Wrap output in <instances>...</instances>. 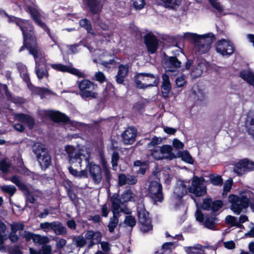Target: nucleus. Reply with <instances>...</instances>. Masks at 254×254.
<instances>
[{
    "label": "nucleus",
    "instance_id": "f257e3e1",
    "mask_svg": "<svg viewBox=\"0 0 254 254\" xmlns=\"http://www.w3.org/2000/svg\"><path fill=\"white\" fill-rule=\"evenodd\" d=\"M69 163L71 165L68 168L70 173L73 176L86 178L88 176V171L91 178L96 184L102 180V170L100 166L93 162H90L91 153L85 146L74 147L67 145L64 147Z\"/></svg>",
    "mask_w": 254,
    "mask_h": 254
},
{
    "label": "nucleus",
    "instance_id": "f03ea898",
    "mask_svg": "<svg viewBox=\"0 0 254 254\" xmlns=\"http://www.w3.org/2000/svg\"><path fill=\"white\" fill-rule=\"evenodd\" d=\"M9 22H15L20 27L24 37V45L19 50L20 52L23 50L25 47L29 50V53L33 56L36 62V73L39 79L47 76L48 73L46 71L40 68L41 64H45L46 60L44 54L37 46L36 39L34 36L33 27L28 21L17 19L14 17H8Z\"/></svg>",
    "mask_w": 254,
    "mask_h": 254
},
{
    "label": "nucleus",
    "instance_id": "7ed1b4c3",
    "mask_svg": "<svg viewBox=\"0 0 254 254\" xmlns=\"http://www.w3.org/2000/svg\"><path fill=\"white\" fill-rule=\"evenodd\" d=\"M184 37L193 43L196 50L200 54L207 53L210 49L211 45L215 40L214 35L211 33L198 35L187 32L184 33Z\"/></svg>",
    "mask_w": 254,
    "mask_h": 254
},
{
    "label": "nucleus",
    "instance_id": "20e7f679",
    "mask_svg": "<svg viewBox=\"0 0 254 254\" xmlns=\"http://www.w3.org/2000/svg\"><path fill=\"white\" fill-rule=\"evenodd\" d=\"M8 239H0V252L7 254H23V250H27L28 243L31 239H25L17 243L19 239H9L11 241L8 245L6 244Z\"/></svg>",
    "mask_w": 254,
    "mask_h": 254
},
{
    "label": "nucleus",
    "instance_id": "39448f33",
    "mask_svg": "<svg viewBox=\"0 0 254 254\" xmlns=\"http://www.w3.org/2000/svg\"><path fill=\"white\" fill-rule=\"evenodd\" d=\"M135 82L137 88L144 89L157 86L159 83V78L157 74L140 73L135 76Z\"/></svg>",
    "mask_w": 254,
    "mask_h": 254
},
{
    "label": "nucleus",
    "instance_id": "423d86ee",
    "mask_svg": "<svg viewBox=\"0 0 254 254\" xmlns=\"http://www.w3.org/2000/svg\"><path fill=\"white\" fill-rule=\"evenodd\" d=\"M250 192H246L240 195H230L229 201L231 203V209L236 214H239L244 208L249 205Z\"/></svg>",
    "mask_w": 254,
    "mask_h": 254
},
{
    "label": "nucleus",
    "instance_id": "0eeeda50",
    "mask_svg": "<svg viewBox=\"0 0 254 254\" xmlns=\"http://www.w3.org/2000/svg\"><path fill=\"white\" fill-rule=\"evenodd\" d=\"M79 95L84 99H94L98 97L97 85L91 81L84 79L78 82Z\"/></svg>",
    "mask_w": 254,
    "mask_h": 254
},
{
    "label": "nucleus",
    "instance_id": "6e6552de",
    "mask_svg": "<svg viewBox=\"0 0 254 254\" xmlns=\"http://www.w3.org/2000/svg\"><path fill=\"white\" fill-rule=\"evenodd\" d=\"M32 149L41 168L43 169H47L51 163V156L47 149L39 142L35 143Z\"/></svg>",
    "mask_w": 254,
    "mask_h": 254
},
{
    "label": "nucleus",
    "instance_id": "1a4fd4ad",
    "mask_svg": "<svg viewBox=\"0 0 254 254\" xmlns=\"http://www.w3.org/2000/svg\"><path fill=\"white\" fill-rule=\"evenodd\" d=\"M188 190L190 192L196 196H201L205 195L206 192V188L204 179L202 177H193L191 185L189 188Z\"/></svg>",
    "mask_w": 254,
    "mask_h": 254
},
{
    "label": "nucleus",
    "instance_id": "9d476101",
    "mask_svg": "<svg viewBox=\"0 0 254 254\" xmlns=\"http://www.w3.org/2000/svg\"><path fill=\"white\" fill-rule=\"evenodd\" d=\"M24 225L22 223H13L11 225V232L10 238H19L22 237L23 238H42L40 236H37L32 233L23 230ZM43 238H47L43 237Z\"/></svg>",
    "mask_w": 254,
    "mask_h": 254
},
{
    "label": "nucleus",
    "instance_id": "9b49d317",
    "mask_svg": "<svg viewBox=\"0 0 254 254\" xmlns=\"http://www.w3.org/2000/svg\"><path fill=\"white\" fill-rule=\"evenodd\" d=\"M138 217L141 225L140 230L143 233H147L152 230V225L149 217V214L143 207L138 208Z\"/></svg>",
    "mask_w": 254,
    "mask_h": 254
},
{
    "label": "nucleus",
    "instance_id": "f8f14e48",
    "mask_svg": "<svg viewBox=\"0 0 254 254\" xmlns=\"http://www.w3.org/2000/svg\"><path fill=\"white\" fill-rule=\"evenodd\" d=\"M216 50L222 56H229L234 53V47L230 41L221 39L217 42Z\"/></svg>",
    "mask_w": 254,
    "mask_h": 254
},
{
    "label": "nucleus",
    "instance_id": "ddd939ff",
    "mask_svg": "<svg viewBox=\"0 0 254 254\" xmlns=\"http://www.w3.org/2000/svg\"><path fill=\"white\" fill-rule=\"evenodd\" d=\"M189 185V182L178 180L173 189V198L179 200L181 199L187 193Z\"/></svg>",
    "mask_w": 254,
    "mask_h": 254
},
{
    "label": "nucleus",
    "instance_id": "4468645a",
    "mask_svg": "<svg viewBox=\"0 0 254 254\" xmlns=\"http://www.w3.org/2000/svg\"><path fill=\"white\" fill-rule=\"evenodd\" d=\"M149 192L150 196L154 201L161 202L163 197L162 193V185L156 181L152 182L149 187Z\"/></svg>",
    "mask_w": 254,
    "mask_h": 254
},
{
    "label": "nucleus",
    "instance_id": "2eb2a0df",
    "mask_svg": "<svg viewBox=\"0 0 254 254\" xmlns=\"http://www.w3.org/2000/svg\"><path fill=\"white\" fill-rule=\"evenodd\" d=\"M218 248L217 244L209 245L207 242H205L204 246L197 244L193 247H185V252L187 254H206L204 249H209L213 251H216Z\"/></svg>",
    "mask_w": 254,
    "mask_h": 254
},
{
    "label": "nucleus",
    "instance_id": "dca6fc26",
    "mask_svg": "<svg viewBox=\"0 0 254 254\" xmlns=\"http://www.w3.org/2000/svg\"><path fill=\"white\" fill-rule=\"evenodd\" d=\"M50 65L55 70L62 72H69L79 77H84V73L78 69L73 67L71 64H70L68 65H65L61 64H50Z\"/></svg>",
    "mask_w": 254,
    "mask_h": 254
},
{
    "label": "nucleus",
    "instance_id": "f3484780",
    "mask_svg": "<svg viewBox=\"0 0 254 254\" xmlns=\"http://www.w3.org/2000/svg\"><path fill=\"white\" fill-rule=\"evenodd\" d=\"M254 170V163L246 159L239 162L235 166L234 172L239 176Z\"/></svg>",
    "mask_w": 254,
    "mask_h": 254
},
{
    "label": "nucleus",
    "instance_id": "a211bd4d",
    "mask_svg": "<svg viewBox=\"0 0 254 254\" xmlns=\"http://www.w3.org/2000/svg\"><path fill=\"white\" fill-rule=\"evenodd\" d=\"M35 244L40 246L41 254H52V247L48 243L51 239H32Z\"/></svg>",
    "mask_w": 254,
    "mask_h": 254
},
{
    "label": "nucleus",
    "instance_id": "6ab92c4d",
    "mask_svg": "<svg viewBox=\"0 0 254 254\" xmlns=\"http://www.w3.org/2000/svg\"><path fill=\"white\" fill-rule=\"evenodd\" d=\"M145 41L148 51L151 54L155 53L158 47V41L155 36L149 33L145 36Z\"/></svg>",
    "mask_w": 254,
    "mask_h": 254
},
{
    "label": "nucleus",
    "instance_id": "aec40b11",
    "mask_svg": "<svg viewBox=\"0 0 254 254\" xmlns=\"http://www.w3.org/2000/svg\"><path fill=\"white\" fill-rule=\"evenodd\" d=\"M136 130L133 127H128L122 134L123 141L125 144H132L135 140Z\"/></svg>",
    "mask_w": 254,
    "mask_h": 254
},
{
    "label": "nucleus",
    "instance_id": "412c9836",
    "mask_svg": "<svg viewBox=\"0 0 254 254\" xmlns=\"http://www.w3.org/2000/svg\"><path fill=\"white\" fill-rule=\"evenodd\" d=\"M223 203L221 201L216 200L212 201L211 199H205L203 202L202 207L204 209L210 210L214 212L218 211L222 206Z\"/></svg>",
    "mask_w": 254,
    "mask_h": 254
},
{
    "label": "nucleus",
    "instance_id": "4be33fe9",
    "mask_svg": "<svg viewBox=\"0 0 254 254\" xmlns=\"http://www.w3.org/2000/svg\"><path fill=\"white\" fill-rule=\"evenodd\" d=\"M209 65V64L205 60L200 61L196 65H195L191 71V75L194 78H197L200 76L203 72L206 70Z\"/></svg>",
    "mask_w": 254,
    "mask_h": 254
},
{
    "label": "nucleus",
    "instance_id": "5701e85b",
    "mask_svg": "<svg viewBox=\"0 0 254 254\" xmlns=\"http://www.w3.org/2000/svg\"><path fill=\"white\" fill-rule=\"evenodd\" d=\"M45 114L54 122H67L68 121L67 116L59 112L48 110L45 111Z\"/></svg>",
    "mask_w": 254,
    "mask_h": 254
},
{
    "label": "nucleus",
    "instance_id": "b1692460",
    "mask_svg": "<svg viewBox=\"0 0 254 254\" xmlns=\"http://www.w3.org/2000/svg\"><path fill=\"white\" fill-rule=\"evenodd\" d=\"M14 118L15 120L24 123L30 128H32L34 125L33 119L28 115L22 113L15 114Z\"/></svg>",
    "mask_w": 254,
    "mask_h": 254
},
{
    "label": "nucleus",
    "instance_id": "393cba45",
    "mask_svg": "<svg viewBox=\"0 0 254 254\" xmlns=\"http://www.w3.org/2000/svg\"><path fill=\"white\" fill-rule=\"evenodd\" d=\"M162 80L163 81L161 85L162 93L163 97L167 98L169 97L171 89V85L169 76L166 74H163L162 75Z\"/></svg>",
    "mask_w": 254,
    "mask_h": 254
},
{
    "label": "nucleus",
    "instance_id": "a878e982",
    "mask_svg": "<svg viewBox=\"0 0 254 254\" xmlns=\"http://www.w3.org/2000/svg\"><path fill=\"white\" fill-rule=\"evenodd\" d=\"M29 12L35 22L45 31H48L46 25L40 19V15L38 10L35 8L28 7Z\"/></svg>",
    "mask_w": 254,
    "mask_h": 254
},
{
    "label": "nucleus",
    "instance_id": "bb28decb",
    "mask_svg": "<svg viewBox=\"0 0 254 254\" xmlns=\"http://www.w3.org/2000/svg\"><path fill=\"white\" fill-rule=\"evenodd\" d=\"M5 180H8L14 184L22 191L29 193V190L25 185L20 180L19 177L16 175H13L11 177H4Z\"/></svg>",
    "mask_w": 254,
    "mask_h": 254
},
{
    "label": "nucleus",
    "instance_id": "cd10ccee",
    "mask_svg": "<svg viewBox=\"0 0 254 254\" xmlns=\"http://www.w3.org/2000/svg\"><path fill=\"white\" fill-rule=\"evenodd\" d=\"M246 127L248 133L254 138V113H251L248 116Z\"/></svg>",
    "mask_w": 254,
    "mask_h": 254
},
{
    "label": "nucleus",
    "instance_id": "c85d7f7f",
    "mask_svg": "<svg viewBox=\"0 0 254 254\" xmlns=\"http://www.w3.org/2000/svg\"><path fill=\"white\" fill-rule=\"evenodd\" d=\"M122 200V197L119 199V196L116 194H113L111 197V201L112 203V210L113 213L115 212L116 213L119 214L120 205L121 203H124Z\"/></svg>",
    "mask_w": 254,
    "mask_h": 254
},
{
    "label": "nucleus",
    "instance_id": "c756f323",
    "mask_svg": "<svg viewBox=\"0 0 254 254\" xmlns=\"http://www.w3.org/2000/svg\"><path fill=\"white\" fill-rule=\"evenodd\" d=\"M163 159L172 160L174 158V155L172 153V147L169 145H164L160 147Z\"/></svg>",
    "mask_w": 254,
    "mask_h": 254
},
{
    "label": "nucleus",
    "instance_id": "7c9ffc66",
    "mask_svg": "<svg viewBox=\"0 0 254 254\" xmlns=\"http://www.w3.org/2000/svg\"><path fill=\"white\" fill-rule=\"evenodd\" d=\"M241 77L249 84L254 87V73L249 70H246L241 72Z\"/></svg>",
    "mask_w": 254,
    "mask_h": 254
},
{
    "label": "nucleus",
    "instance_id": "2f4dec72",
    "mask_svg": "<svg viewBox=\"0 0 254 254\" xmlns=\"http://www.w3.org/2000/svg\"><path fill=\"white\" fill-rule=\"evenodd\" d=\"M128 72V68L127 66L120 65L119 66L118 74L116 76V81L118 83H123L124 78Z\"/></svg>",
    "mask_w": 254,
    "mask_h": 254
},
{
    "label": "nucleus",
    "instance_id": "473e14b6",
    "mask_svg": "<svg viewBox=\"0 0 254 254\" xmlns=\"http://www.w3.org/2000/svg\"><path fill=\"white\" fill-rule=\"evenodd\" d=\"M166 8L176 9L181 4L182 0H160Z\"/></svg>",
    "mask_w": 254,
    "mask_h": 254
},
{
    "label": "nucleus",
    "instance_id": "72a5a7b5",
    "mask_svg": "<svg viewBox=\"0 0 254 254\" xmlns=\"http://www.w3.org/2000/svg\"><path fill=\"white\" fill-rule=\"evenodd\" d=\"M159 176L160 178L164 181V182L169 184L173 177L172 175L170 174V170L169 169H164L161 170L159 172Z\"/></svg>",
    "mask_w": 254,
    "mask_h": 254
},
{
    "label": "nucleus",
    "instance_id": "f704fd0d",
    "mask_svg": "<svg viewBox=\"0 0 254 254\" xmlns=\"http://www.w3.org/2000/svg\"><path fill=\"white\" fill-rule=\"evenodd\" d=\"M86 2L92 13H97L101 9L100 2L97 0H86Z\"/></svg>",
    "mask_w": 254,
    "mask_h": 254
},
{
    "label": "nucleus",
    "instance_id": "c9c22d12",
    "mask_svg": "<svg viewBox=\"0 0 254 254\" xmlns=\"http://www.w3.org/2000/svg\"><path fill=\"white\" fill-rule=\"evenodd\" d=\"M11 166V162L7 159H3L0 161V171L6 174L10 172Z\"/></svg>",
    "mask_w": 254,
    "mask_h": 254
},
{
    "label": "nucleus",
    "instance_id": "e433bc0d",
    "mask_svg": "<svg viewBox=\"0 0 254 254\" xmlns=\"http://www.w3.org/2000/svg\"><path fill=\"white\" fill-rule=\"evenodd\" d=\"M18 67L21 76L22 77L25 82L27 83L28 87L29 88H31V84L29 82V78L27 74V71L26 66L24 65L20 64L18 65Z\"/></svg>",
    "mask_w": 254,
    "mask_h": 254
},
{
    "label": "nucleus",
    "instance_id": "4c0bfd02",
    "mask_svg": "<svg viewBox=\"0 0 254 254\" xmlns=\"http://www.w3.org/2000/svg\"><path fill=\"white\" fill-rule=\"evenodd\" d=\"M53 231L56 235H64L66 233V228L59 221H55Z\"/></svg>",
    "mask_w": 254,
    "mask_h": 254
},
{
    "label": "nucleus",
    "instance_id": "58836bf2",
    "mask_svg": "<svg viewBox=\"0 0 254 254\" xmlns=\"http://www.w3.org/2000/svg\"><path fill=\"white\" fill-rule=\"evenodd\" d=\"M216 219L215 217H209L206 216L203 225L206 228L210 229H214L216 227Z\"/></svg>",
    "mask_w": 254,
    "mask_h": 254
},
{
    "label": "nucleus",
    "instance_id": "ea45409f",
    "mask_svg": "<svg viewBox=\"0 0 254 254\" xmlns=\"http://www.w3.org/2000/svg\"><path fill=\"white\" fill-rule=\"evenodd\" d=\"M119 214L114 212L113 217L111 218L109 223L108 224V228L110 232H113L115 228L117 226L119 222L118 217Z\"/></svg>",
    "mask_w": 254,
    "mask_h": 254
},
{
    "label": "nucleus",
    "instance_id": "a19ab883",
    "mask_svg": "<svg viewBox=\"0 0 254 254\" xmlns=\"http://www.w3.org/2000/svg\"><path fill=\"white\" fill-rule=\"evenodd\" d=\"M210 4L217 11L222 14H226L223 6L218 1V0H209Z\"/></svg>",
    "mask_w": 254,
    "mask_h": 254
},
{
    "label": "nucleus",
    "instance_id": "79ce46f5",
    "mask_svg": "<svg viewBox=\"0 0 254 254\" xmlns=\"http://www.w3.org/2000/svg\"><path fill=\"white\" fill-rule=\"evenodd\" d=\"M0 189L4 193H7L12 196L16 190V188L13 185H3L0 187Z\"/></svg>",
    "mask_w": 254,
    "mask_h": 254
},
{
    "label": "nucleus",
    "instance_id": "37998d69",
    "mask_svg": "<svg viewBox=\"0 0 254 254\" xmlns=\"http://www.w3.org/2000/svg\"><path fill=\"white\" fill-rule=\"evenodd\" d=\"M225 221L227 223L231 224L232 226H236L238 228H240L242 226V224H240L236 217L231 215L226 216Z\"/></svg>",
    "mask_w": 254,
    "mask_h": 254
},
{
    "label": "nucleus",
    "instance_id": "c03bdc74",
    "mask_svg": "<svg viewBox=\"0 0 254 254\" xmlns=\"http://www.w3.org/2000/svg\"><path fill=\"white\" fill-rule=\"evenodd\" d=\"M96 240L98 241V243L100 244L101 249L102 250H101V251L110 254L111 250V244L108 242L101 241V239H96Z\"/></svg>",
    "mask_w": 254,
    "mask_h": 254
},
{
    "label": "nucleus",
    "instance_id": "a18cd8bd",
    "mask_svg": "<svg viewBox=\"0 0 254 254\" xmlns=\"http://www.w3.org/2000/svg\"><path fill=\"white\" fill-rule=\"evenodd\" d=\"M151 155L153 158L156 160L163 159V156L160 147H155L151 150Z\"/></svg>",
    "mask_w": 254,
    "mask_h": 254
},
{
    "label": "nucleus",
    "instance_id": "49530a36",
    "mask_svg": "<svg viewBox=\"0 0 254 254\" xmlns=\"http://www.w3.org/2000/svg\"><path fill=\"white\" fill-rule=\"evenodd\" d=\"M182 160L190 164H192L193 160L190 153L187 151H184L179 154Z\"/></svg>",
    "mask_w": 254,
    "mask_h": 254
},
{
    "label": "nucleus",
    "instance_id": "de8ad7c7",
    "mask_svg": "<svg viewBox=\"0 0 254 254\" xmlns=\"http://www.w3.org/2000/svg\"><path fill=\"white\" fill-rule=\"evenodd\" d=\"M132 3L136 10H140L143 8L146 4L144 0H132Z\"/></svg>",
    "mask_w": 254,
    "mask_h": 254
},
{
    "label": "nucleus",
    "instance_id": "09e8293b",
    "mask_svg": "<svg viewBox=\"0 0 254 254\" xmlns=\"http://www.w3.org/2000/svg\"><path fill=\"white\" fill-rule=\"evenodd\" d=\"M55 221L52 222H44L40 224V227L45 232H49L53 230Z\"/></svg>",
    "mask_w": 254,
    "mask_h": 254
},
{
    "label": "nucleus",
    "instance_id": "8fccbe9b",
    "mask_svg": "<svg viewBox=\"0 0 254 254\" xmlns=\"http://www.w3.org/2000/svg\"><path fill=\"white\" fill-rule=\"evenodd\" d=\"M80 25L86 29L88 33H92L90 22L86 19H83L79 21Z\"/></svg>",
    "mask_w": 254,
    "mask_h": 254
},
{
    "label": "nucleus",
    "instance_id": "3c124183",
    "mask_svg": "<svg viewBox=\"0 0 254 254\" xmlns=\"http://www.w3.org/2000/svg\"><path fill=\"white\" fill-rule=\"evenodd\" d=\"M232 185V179L228 180L225 182L224 188H223V192L222 193V195L223 197H225L227 195V193L230 191L231 189Z\"/></svg>",
    "mask_w": 254,
    "mask_h": 254
},
{
    "label": "nucleus",
    "instance_id": "603ef678",
    "mask_svg": "<svg viewBox=\"0 0 254 254\" xmlns=\"http://www.w3.org/2000/svg\"><path fill=\"white\" fill-rule=\"evenodd\" d=\"M133 198V194L130 190L125 191L122 195V202H126L131 200Z\"/></svg>",
    "mask_w": 254,
    "mask_h": 254
},
{
    "label": "nucleus",
    "instance_id": "864d4df0",
    "mask_svg": "<svg viewBox=\"0 0 254 254\" xmlns=\"http://www.w3.org/2000/svg\"><path fill=\"white\" fill-rule=\"evenodd\" d=\"M168 62L173 67H179L181 66V62L178 60V59L175 57H169Z\"/></svg>",
    "mask_w": 254,
    "mask_h": 254
},
{
    "label": "nucleus",
    "instance_id": "5fc2aeb1",
    "mask_svg": "<svg viewBox=\"0 0 254 254\" xmlns=\"http://www.w3.org/2000/svg\"><path fill=\"white\" fill-rule=\"evenodd\" d=\"M125 223L128 226L133 227L136 224V220L133 216L130 215L127 216L125 218Z\"/></svg>",
    "mask_w": 254,
    "mask_h": 254
},
{
    "label": "nucleus",
    "instance_id": "6e6d98bb",
    "mask_svg": "<svg viewBox=\"0 0 254 254\" xmlns=\"http://www.w3.org/2000/svg\"><path fill=\"white\" fill-rule=\"evenodd\" d=\"M211 183L215 186H221L223 184V180L220 176H213L210 178Z\"/></svg>",
    "mask_w": 254,
    "mask_h": 254
},
{
    "label": "nucleus",
    "instance_id": "4d7b16f0",
    "mask_svg": "<svg viewBox=\"0 0 254 254\" xmlns=\"http://www.w3.org/2000/svg\"><path fill=\"white\" fill-rule=\"evenodd\" d=\"M94 79L100 83H103L105 81L106 78L102 72L98 71L95 73Z\"/></svg>",
    "mask_w": 254,
    "mask_h": 254
},
{
    "label": "nucleus",
    "instance_id": "13d9d810",
    "mask_svg": "<svg viewBox=\"0 0 254 254\" xmlns=\"http://www.w3.org/2000/svg\"><path fill=\"white\" fill-rule=\"evenodd\" d=\"M186 83V77L182 75L178 77L176 79V84L178 87H183Z\"/></svg>",
    "mask_w": 254,
    "mask_h": 254
},
{
    "label": "nucleus",
    "instance_id": "bf43d9fd",
    "mask_svg": "<svg viewBox=\"0 0 254 254\" xmlns=\"http://www.w3.org/2000/svg\"><path fill=\"white\" fill-rule=\"evenodd\" d=\"M176 245L174 242H166L163 244L162 249L163 251H171L172 249L175 248Z\"/></svg>",
    "mask_w": 254,
    "mask_h": 254
},
{
    "label": "nucleus",
    "instance_id": "052dcab7",
    "mask_svg": "<svg viewBox=\"0 0 254 254\" xmlns=\"http://www.w3.org/2000/svg\"><path fill=\"white\" fill-rule=\"evenodd\" d=\"M33 91L38 94L41 95L42 98L45 94H47L50 92L48 88H40V87H35L33 89Z\"/></svg>",
    "mask_w": 254,
    "mask_h": 254
},
{
    "label": "nucleus",
    "instance_id": "680f3d73",
    "mask_svg": "<svg viewBox=\"0 0 254 254\" xmlns=\"http://www.w3.org/2000/svg\"><path fill=\"white\" fill-rule=\"evenodd\" d=\"M101 234L99 232L89 231L86 234V238H101Z\"/></svg>",
    "mask_w": 254,
    "mask_h": 254
},
{
    "label": "nucleus",
    "instance_id": "e2e57ef3",
    "mask_svg": "<svg viewBox=\"0 0 254 254\" xmlns=\"http://www.w3.org/2000/svg\"><path fill=\"white\" fill-rule=\"evenodd\" d=\"M162 139L161 137L154 136L152 138L151 141L148 144V147L150 148L151 146H154L161 143Z\"/></svg>",
    "mask_w": 254,
    "mask_h": 254
},
{
    "label": "nucleus",
    "instance_id": "0e129e2a",
    "mask_svg": "<svg viewBox=\"0 0 254 254\" xmlns=\"http://www.w3.org/2000/svg\"><path fill=\"white\" fill-rule=\"evenodd\" d=\"M119 159V154L117 152H114L112 157V164L114 170L116 169L118 165V161Z\"/></svg>",
    "mask_w": 254,
    "mask_h": 254
},
{
    "label": "nucleus",
    "instance_id": "69168bd1",
    "mask_svg": "<svg viewBox=\"0 0 254 254\" xmlns=\"http://www.w3.org/2000/svg\"><path fill=\"white\" fill-rule=\"evenodd\" d=\"M195 216L196 220L197 221H198L199 222L201 223L202 224H203L205 218H204L203 214L199 210H196L195 213Z\"/></svg>",
    "mask_w": 254,
    "mask_h": 254
},
{
    "label": "nucleus",
    "instance_id": "338daca9",
    "mask_svg": "<svg viewBox=\"0 0 254 254\" xmlns=\"http://www.w3.org/2000/svg\"><path fill=\"white\" fill-rule=\"evenodd\" d=\"M6 226L1 221H0V238H3L6 236Z\"/></svg>",
    "mask_w": 254,
    "mask_h": 254
},
{
    "label": "nucleus",
    "instance_id": "774afa93",
    "mask_svg": "<svg viewBox=\"0 0 254 254\" xmlns=\"http://www.w3.org/2000/svg\"><path fill=\"white\" fill-rule=\"evenodd\" d=\"M118 179L120 186H123L127 184V176H126L125 174H120L118 176Z\"/></svg>",
    "mask_w": 254,
    "mask_h": 254
}]
</instances>
